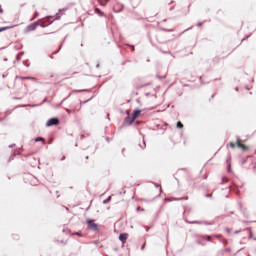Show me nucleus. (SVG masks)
<instances>
[{"label": "nucleus", "mask_w": 256, "mask_h": 256, "mask_svg": "<svg viewBox=\"0 0 256 256\" xmlns=\"http://www.w3.org/2000/svg\"><path fill=\"white\" fill-rule=\"evenodd\" d=\"M86 223L88 225V229H91L92 231H98L99 226L97 223H95V220L87 219Z\"/></svg>", "instance_id": "f257e3e1"}, {"label": "nucleus", "mask_w": 256, "mask_h": 256, "mask_svg": "<svg viewBox=\"0 0 256 256\" xmlns=\"http://www.w3.org/2000/svg\"><path fill=\"white\" fill-rule=\"evenodd\" d=\"M53 125H59V119L50 118L46 123V127H53Z\"/></svg>", "instance_id": "f03ea898"}, {"label": "nucleus", "mask_w": 256, "mask_h": 256, "mask_svg": "<svg viewBox=\"0 0 256 256\" xmlns=\"http://www.w3.org/2000/svg\"><path fill=\"white\" fill-rule=\"evenodd\" d=\"M236 145H237L238 149H241L242 151H249V146L241 143V140H239V139L236 140Z\"/></svg>", "instance_id": "7ed1b4c3"}, {"label": "nucleus", "mask_w": 256, "mask_h": 256, "mask_svg": "<svg viewBox=\"0 0 256 256\" xmlns=\"http://www.w3.org/2000/svg\"><path fill=\"white\" fill-rule=\"evenodd\" d=\"M128 238H129V234H127V233L120 234V236H119V240L122 243H126Z\"/></svg>", "instance_id": "20e7f679"}, {"label": "nucleus", "mask_w": 256, "mask_h": 256, "mask_svg": "<svg viewBox=\"0 0 256 256\" xmlns=\"http://www.w3.org/2000/svg\"><path fill=\"white\" fill-rule=\"evenodd\" d=\"M37 25H39V23L35 22L34 24H31L27 27V31H35V29H37Z\"/></svg>", "instance_id": "39448f33"}, {"label": "nucleus", "mask_w": 256, "mask_h": 256, "mask_svg": "<svg viewBox=\"0 0 256 256\" xmlns=\"http://www.w3.org/2000/svg\"><path fill=\"white\" fill-rule=\"evenodd\" d=\"M139 115H141V110H134L133 115H132V121H135V119H137V117H139Z\"/></svg>", "instance_id": "423d86ee"}, {"label": "nucleus", "mask_w": 256, "mask_h": 256, "mask_svg": "<svg viewBox=\"0 0 256 256\" xmlns=\"http://www.w3.org/2000/svg\"><path fill=\"white\" fill-rule=\"evenodd\" d=\"M47 23H53V17L47 18L43 24H41V27H47Z\"/></svg>", "instance_id": "0eeeda50"}, {"label": "nucleus", "mask_w": 256, "mask_h": 256, "mask_svg": "<svg viewBox=\"0 0 256 256\" xmlns=\"http://www.w3.org/2000/svg\"><path fill=\"white\" fill-rule=\"evenodd\" d=\"M134 122L135 120H133V117L131 116H127V118L125 119V123H127L128 125H133Z\"/></svg>", "instance_id": "6e6552de"}, {"label": "nucleus", "mask_w": 256, "mask_h": 256, "mask_svg": "<svg viewBox=\"0 0 256 256\" xmlns=\"http://www.w3.org/2000/svg\"><path fill=\"white\" fill-rule=\"evenodd\" d=\"M13 27H17V25L0 27V33H3V31H7L9 29H13Z\"/></svg>", "instance_id": "1a4fd4ad"}, {"label": "nucleus", "mask_w": 256, "mask_h": 256, "mask_svg": "<svg viewBox=\"0 0 256 256\" xmlns=\"http://www.w3.org/2000/svg\"><path fill=\"white\" fill-rule=\"evenodd\" d=\"M99 3H100V5L105 7L109 3V0H99Z\"/></svg>", "instance_id": "9d476101"}, {"label": "nucleus", "mask_w": 256, "mask_h": 256, "mask_svg": "<svg viewBox=\"0 0 256 256\" xmlns=\"http://www.w3.org/2000/svg\"><path fill=\"white\" fill-rule=\"evenodd\" d=\"M66 111H67V113H69V114L75 113V111H81V106H79L78 109H74V110L67 109Z\"/></svg>", "instance_id": "9b49d317"}, {"label": "nucleus", "mask_w": 256, "mask_h": 256, "mask_svg": "<svg viewBox=\"0 0 256 256\" xmlns=\"http://www.w3.org/2000/svg\"><path fill=\"white\" fill-rule=\"evenodd\" d=\"M202 239H204V241H211V239H213V237L205 235V236L202 237Z\"/></svg>", "instance_id": "f8f14e48"}, {"label": "nucleus", "mask_w": 256, "mask_h": 256, "mask_svg": "<svg viewBox=\"0 0 256 256\" xmlns=\"http://www.w3.org/2000/svg\"><path fill=\"white\" fill-rule=\"evenodd\" d=\"M20 79L22 80V81H25L26 79H31L32 81H37V79L36 78H31V77H20Z\"/></svg>", "instance_id": "ddd939ff"}, {"label": "nucleus", "mask_w": 256, "mask_h": 256, "mask_svg": "<svg viewBox=\"0 0 256 256\" xmlns=\"http://www.w3.org/2000/svg\"><path fill=\"white\" fill-rule=\"evenodd\" d=\"M95 13H97V15H100V17H103V12H101L99 8L95 9Z\"/></svg>", "instance_id": "4468645a"}, {"label": "nucleus", "mask_w": 256, "mask_h": 256, "mask_svg": "<svg viewBox=\"0 0 256 256\" xmlns=\"http://www.w3.org/2000/svg\"><path fill=\"white\" fill-rule=\"evenodd\" d=\"M176 127H177L178 129H183V123H181L180 121L177 122Z\"/></svg>", "instance_id": "2eb2a0df"}, {"label": "nucleus", "mask_w": 256, "mask_h": 256, "mask_svg": "<svg viewBox=\"0 0 256 256\" xmlns=\"http://www.w3.org/2000/svg\"><path fill=\"white\" fill-rule=\"evenodd\" d=\"M229 179L227 177H222V183H227Z\"/></svg>", "instance_id": "dca6fc26"}, {"label": "nucleus", "mask_w": 256, "mask_h": 256, "mask_svg": "<svg viewBox=\"0 0 256 256\" xmlns=\"http://www.w3.org/2000/svg\"><path fill=\"white\" fill-rule=\"evenodd\" d=\"M229 146L231 147V149H235V143L230 142V143H229Z\"/></svg>", "instance_id": "f3484780"}, {"label": "nucleus", "mask_w": 256, "mask_h": 256, "mask_svg": "<svg viewBox=\"0 0 256 256\" xmlns=\"http://www.w3.org/2000/svg\"><path fill=\"white\" fill-rule=\"evenodd\" d=\"M224 253H231V248H226V249L224 250Z\"/></svg>", "instance_id": "a211bd4d"}, {"label": "nucleus", "mask_w": 256, "mask_h": 256, "mask_svg": "<svg viewBox=\"0 0 256 256\" xmlns=\"http://www.w3.org/2000/svg\"><path fill=\"white\" fill-rule=\"evenodd\" d=\"M35 141H36V143H37V142H39V141H45V139H43V138H37Z\"/></svg>", "instance_id": "6ab92c4d"}, {"label": "nucleus", "mask_w": 256, "mask_h": 256, "mask_svg": "<svg viewBox=\"0 0 256 256\" xmlns=\"http://www.w3.org/2000/svg\"><path fill=\"white\" fill-rule=\"evenodd\" d=\"M212 237H215L216 239H221V235H214Z\"/></svg>", "instance_id": "aec40b11"}, {"label": "nucleus", "mask_w": 256, "mask_h": 256, "mask_svg": "<svg viewBox=\"0 0 256 256\" xmlns=\"http://www.w3.org/2000/svg\"><path fill=\"white\" fill-rule=\"evenodd\" d=\"M222 241H223V243H225V245H227L229 243V241L227 239H223Z\"/></svg>", "instance_id": "412c9836"}, {"label": "nucleus", "mask_w": 256, "mask_h": 256, "mask_svg": "<svg viewBox=\"0 0 256 256\" xmlns=\"http://www.w3.org/2000/svg\"><path fill=\"white\" fill-rule=\"evenodd\" d=\"M190 223H196L197 225H201V222H197V221H194V222H190Z\"/></svg>", "instance_id": "4be33fe9"}, {"label": "nucleus", "mask_w": 256, "mask_h": 256, "mask_svg": "<svg viewBox=\"0 0 256 256\" xmlns=\"http://www.w3.org/2000/svg\"><path fill=\"white\" fill-rule=\"evenodd\" d=\"M147 244L146 243H144L143 245H142V247H141V250L143 251V249H145V246H146Z\"/></svg>", "instance_id": "5701e85b"}, {"label": "nucleus", "mask_w": 256, "mask_h": 256, "mask_svg": "<svg viewBox=\"0 0 256 256\" xmlns=\"http://www.w3.org/2000/svg\"><path fill=\"white\" fill-rule=\"evenodd\" d=\"M0 13H3V8H1V6H0Z\"/></svg>", "instance_id": "b1692460"}, {"label": "nucleus", "mask_w": 256, "mask_h": 256, "mask_svg": "<svg viewBox=\"0 0 256 256\" xmlns=\"http://www.w3.org/2000/svg\"><path fill=\"white\" fill-rule=\"evenodd\" d=\"M132 50L135 51V46H132Z\"/></svg>", "instance_id": "393cba45"}, {"label": "nucleus", "mask_w": 256, "mask_h": 256, "mask_svg": "<svg viewBox=\"0 0 256 256\" xmlns=\"http://www.w3.org/2000/svg\"><path fill=\"white\" fill-rule=\"evenodd\" d=\"M198 27H201V23H198Z\"/></svg>", "instance_id": "a878e982"}, {"label": "nucleus", "mask_w": 256, "mask_h": 256, "mask_svg": "<svg viewBox=\"0 0 256 256\" xmlns=\"http://www.w3.org/2000/svg\"><path fill=\"white\" fill-rule=\"evenodd\" d=\"M86 159H89V156H87Z\"/></svg>", "instance_id": "bb28decb"}]
</instances>
